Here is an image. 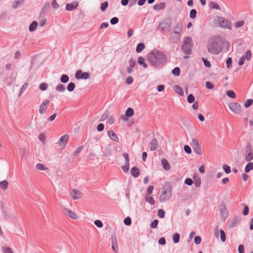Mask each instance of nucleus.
I'll list each match as a JSON object with an SVG mask.
<instances>
[{
  "label": "nucleus",
  "instance_id": "f257e3e1",
  "mask_svg": "<svg viewBox=\"0 0 253 253\" xmlns=\"http://www.w3.org/2000/svg\"><path fill=\"white\" fill-rule=\"evenodd\" d=\"M147 59L153 66L157 67L162 64L165 63L167 57L165 54L161 51L154 50L149 53Z\"/></svg>",
  "mask_w": 253,
  "mask_h": 253
},
{
  "label": "nucleus",
  "instance_id": "f03ea898",
  "mask_svg": "<svg viewBox=\"0 0 253 253\" xmlns=\"http://www.w3.org/2000/svg\"><path fill=\"white\" fill-rule=\"evenodd\" d=\"M208 51L217 55L222 50V41L220 37H213L209 39L207 44Z\"/></svg>",
  "mask_w": 253,
  "mask_h": 253
},
{
  "label": "nucleus",
  "instance_id": "7ed1b4c3",
  "mask_svg": "<svg viewBox=\"0 0 253 253\" xmlns=\"http://www.w3.org/2000/svg\"><path fill=\"white\" fill-rule=\"evenodd\" d=\"M193 46L192 39L190 37H186L184 38L183 43L181 48L184 53L187 55L191 54Z\"/></svg>",
  "mask_w": 253,
  "mask_h": 253
},
{
  "label": "nucleus",
  "instance_id": "20e7f679",
  "mask_svg": "<svg viewBox=\"0 0 253 253\" xmlns=\"http://www.w3.org/2000/svg\"><path fill=\"white\" fill-rule=\"evenodd\" d=\"M172 187L170 184L167 183L163 188L164 191L161 193L160 196L161 202H164L168 200L171 196Z\"/></svg>",
  "mask_w": 253,
  "mask_h": 253
},
{
  "label": "nucleus",
  "instance_id": "39448f33",
  "mask_svg": "<svg viewBox=\"0 0 253 253\" xmlns=\"http://www.w3.org/2000/svg\"><path fill=\"white\" fill-rule=\"evenodd\" d=\"M217 21L220 27L221 28L223 29H228L229 30L232 29V24L231 22L226 18L221 16H218Z\"/></svg>",
  "mask_w": 253,
  "mask_h": 253
},
{
  "label": "nucleus",
  "instance_id": "423d86ee",
  "mask_svg": "<svg viewBox=\"0 0 253 253\" xmlns=\"http://www.w3.org/2000/svg\"><path fill=\"white\" fill-rule=\"evenodd\" d=\"M220 215L224 220H225L228 216V211L227 209L225 204L222 202L218 206Z\"/></svg>",
  "mask_w": 253,
  "mask_h": 253
},
{
  "label": "nucleus",
  "instance_id": "0eeeda50",
  "mask_svg": "<svg viewBox=\"0 0 253 253\" xmlns=\"http://www.w3.org/2000/svg\"><path fill=\"white\" fill-rule=\"evenodd\" d=\"M171 24L172 21L171 19H169L165 21L160 22L159 27L163 32H167L170 28Z\"/></svg>",
  "mask_w": 253,
  "mask_h": 253
},
{
  "label": "nucleus",
  "instance_id": "6e6552de",
  "mask_svg": "<svg viewBox=\"0 0 253 253\" xmlns=\"http://www.w3.org/2000/svg\"><path fill=\"white\" fill-rule=\"evenodd\" d=\"M191 145L193 148L194 151L198 154H201V147L199 143L198 139L196 138H193L192 140V142L191 143Z\"/></svg>",
  "mask_w": 253,
  "mask_h": 253
},
{
  "label": "nucleus",
  "instance_id": "1a4fd4ad",
  "mask_svg": "<svg viewBox=\"0 0 253 253\" xmlns=\"http://www.w3.org/2000/svg\"><path fill=\"white\" fill-rule=\"evenodd\" d=\"M229 107L232 111L234 112L236 114H240L242 112V107L238 103H230L229 104Z\"/></svg>",
  "mask_w": 253,
  "mask_h": 253
},
{
  "label": "nucleus",
  "instance_id": "9d476101",
  "mask_svg": "<svg viewBox=\"0 0 253 253\" xmlns=\"http://www.w3.org/2000/svg\"><path fill=\"white\" fill-rule=\"evenodd\" d=\"M75 78L77 80H86L89 78V74L88 72H83L82 70H78L75 74Z\"/></svg>",
  "mask_w": 253,
  "mask_h": 253
},
{
  "label": "nucleus",
  "instance_id": "9b49d317",
  "mask_svg": "<svg viewBox=\"0 0 253 253\" xmlns=\"http://www.w3.org/2000/svg\"><path fill=\"white\" fill-rule=\"evenodd\" d=\"M63 213L73 219H77L79 218V216L74 212L67 208L64 209Z\"/></svg>",
  "mask_w": 253,
  "mask_h": 253
},
{
  "label": "nucleus",
  "instance_id": "f8f14e48",
  "mask_svg": "<svg viewBox=\"0 0 253 253\" xmlns=\"http://www.w3.org/2000/svg\"><path fill=\"white\" fill-rule=\"evenodd\" d=\"M181 37L180 34L177 33L176 32H172L170 33L169 36L170 41L173 43H175L177 42Z\"/></svg>",
  "mask_w": 253,
  "mask_h": 253
},
{
  "label": "nucleus",
  "instance_id": "ddd939ff",
  "mask_svg": "<svg viewBox=\"0 0 253 253\" xmlns=\"http://www.w3.org/2000/svg\"><path fill=\"white\" fill-rule=\"evenodd\" d=\"M69 140V136L67 134L63 135L61 136L59 141L58 143L59 144V145L62 147V148H64L68 141Z\"/></svg>",
  "mask_w": 253,
  "mask_h": 253
},
{
  "label": "nucleus",
  "instance_id": "4468645a",
  "mask_svg": "<svg viewBox=\"0 0 253 253\" xmlns=\"http://www.w3.org/2000/svg\"><path fill=\"white\" fill-rule=\"evenodd\" d=\"M49 104V101L46 100L43 101L40 106L39 112L41 114H43L45 113L47 108Z\"/></svg>",
  "mask_w": 253,
  "mask_h": 253
},
{
  "label": "nucleus",
  "instance_id": "2eb2a0df",
  "mask_svg": "<svg viewBox=\"0 0 253 253\" xmlns=\"http://www.w3.org/2000/svg\"><path fill=\"white\" fill-rule=\"evenodd\" d=\"M134 114V110L131 108H128L126 112V116L121 115V118L124 121H127V118L132 117Z\"/></svg>",
  "mask_w": 253,
  "mask_h": 253
},
{
  "label": "nucleus",
  "instance_id": "dca6fc26",
  "mask_svg": "<svg viewBox=\"0 0 253 253\" xmlns=\"http://www.w3.org/2000/svg\"><path fill=\"white\" fill-rule=\"evenodd\" d=\"M112 248L113 251L116 252L118 249V242L115 234H113L111 237Z\"/></svg>",
  "mask_w": 253,
  "mask_h": 253
},
{
  "label": "nucleus",
  "instance_id": "f3484780",
  "mask_svg": "<svg viewBox=\"0 0 253 253\" xmlns=\"http://www.w3.org/2000/svg\"><path fill=\"white\" fill-rule=\"evenodd\" d=\"M78 6V2L77 1L72 3H67L66 5V9L68 11H72L75 9Z\"/></svg>",
  "mask_w": 253,
  "mask_h": 253
},
{
  "label": "nucleus",
  "instance_id": "a211bd4d",
  "mask_svg": "<svg viewBox=\"0 0 253 253\" xmlns=\"http://www.w3.org/2000/svg\"><path fill=\"white\" fill-rule=\"evenodd\" d=\"M50 4L49 2H46L44 6L42 7L41 11L40 17L41 18L45 16V13L50 8Z\"/></svg>",
  "mask_w": 253,
  "mask_h": 253
},
{
  "label": "nucleus",
  "instance_id": "6ab92c4d",
  "mask_svg": "<svg viewBox=\"0 0 253 253\" xmlns=\"http://www.w3.org/2000/svg\"><path fill=\"white\" fill-rule=\"evenodd\" d=\"M183 24L181 21L178 22L174 27L173 32H176L178 34H180L181 32L183 29Z\"/></svg>",
  "mask_w": 253,
  "mask_h": 253
},
{
  "label": "nucleus",
  "instance_id": "aec40b11",
  "mask_svg": "<svg viewBox=\"0 0 253 253\" xmlns=\"http://www.w3.org/2000/svg\"><path fill=\"white\" fill-rule=\"evenodd\" d=\"M150 150L151 151H153L155 150H156L159 146L158 142L156 138H154L153 139L150 143Z\"/></svg>",
  "mask_w": 253,
  "mask_h": 253
},
{
  "label": "nucleus",
  "instance_id": "412c9836",
  "mask_svg": "<svg viewBox=\"0 0 253 253\" xmlns=\"http://www.w3.org/2000/svg\"><path fill=\"white\" fill-rule=\"evenodd\" d=\"M108 135L109 137L114 141L118 142L119 141V138L114 131L110 130L108 131Z\"/></svg>",
  "mask_w": 253,
  "mask_h": 253
},
{
  "label": "nucleus",
  "instance_id": "4be33fe9",
  "mask_svg": "<svg viewBox=\"0 0 253 253\" xmlns=\"http://www.w3.org/2000/svg\"><path fill=\"white\" fill-rule=\"evenodd\" d=\"M130 173L133 176L138 177L140 175V170L138 168L134 167L130 169Z\"/></svg>",
  "mask_w": 253,
  "mask_h": 253
},
{
  "label": "nucleus",
  "instance_id": "5701e85b",
  "mask_svg": "<svg viewBox=\"0 0 253 253\" xmlns=\"http://www.w3.org/2000/svg\"><path fill=\"white\" fill-rule=\"evenodd\" d=\"M241 218L239 216L234 217L229 224V227L232 228L235 227L240 221Z\"/></svg>",
  "mask_w": 253,
  "mask_h": 253
},
{
  "label": "nucleus",
  "instance_id": "b1692460",
  "mask_svg": "<svg viewBox=\"0 0 253 253\" xmlns=\"http://www.w3.org/2000/svg\"><path fill=\"white\" fill-rule=\"evenodd\" d=\"M71 195L74 200L80 199L81 198V193L75 189L72 190Z\"/></svg>",
  "mask_w": 253,
  "mask_h": 253
},
{
  "label": "nucleus",
  "instance_id": "393cba45",
  "mask_svg": "<svg viewBox=\"0 0 253 253\" xmlns=\"http://www.w3.org/2000/svg\"><path fill=\"white\" fill-rule=\"evenodd\" d=\"M163 169L166 170H169L170 169V166L166 159H163L161 161Z\"/></svg>",
  "mask_w": 253,
  "mask_h": 253
},
{
  "label": "nucleus",
  "instance_id": "a878e982",
  "mask_svg": "<svg viewBox=\"0 0 253 253\" xmlns=\"http://www.w3.org/2000/svg\"><path fill=\"white\" fill-rule=\"evenodd\" d=\"M166 3L165 2H161L159 4H155L153 6V9L155 10L159 11L165 8Z\"/></svg>",
  "mask_w": 253,
  "mask_h": 253
},
{
  "label": "nucleus",
  "instance_id": "bb28decb",
  "mask_svg": "<svg viewBox=\"0 0 253 253\" xmlns=\"http://www.w3.org/2000/svg\"><path fill=\"white\" fill-rule=\"evenodd\" d=\"M38 23L36 21H33L30 25L29 27V30L30 32L35 31L38 27Z\"/></svg>",
  "mask_w": 253,
  "mask_h": 253
},
{
  "label": "nucleus",
  "instance_id": "cd10ccee",
  "mask_svg": "<svg viewBox=\"0 0 253 253\" xmlns=\"http://www.w3.org/2000/svg\"><path fill=\"white\" fill-rule=\"evenodd\" d=\"M173 89L179 95L182 96L184 95V93L183 92L182 89L180 86L177 85H174L173 86Z\"/></svg>",
  "mask_w": 253,
  "mask_h": 253
},
{
  "label": "nucleus",
  "instance_id": "c85d7f7f",
  "mask_svg": "<svg viewBox=\"0 0 253 253\" xmlns=\"http://www.w3.org/2000/svg\"><path fill=\"white\" fill-rule=\"evenodd\" d=\"M138 63L140 65L143 66L145 68L147 67V65L145 62V59L144 57H143L142 56H140L138 57Z\"/></svg>",
  "mask_w": 253,
  "mask_h": 253
},
{
  "label": "nucleus",
  "instance_id": "c756f323",
  "mask_svg": "<svg viewBox=\"0 0 253 253\" xmlns=\"http://www.w3.org/2000/svg\"><path fill=\"white\" fill-rule=\"evenodd\" d=\"M144 43L143 42L139 43L136 48V52L137 53L141 52L145 48Z\"/></svg>",
  "mask_w": 253,
  "mask_h": 253
},
{
  "label": "nucleus",
  "instance_id": "7c9ffc66",
  "mask_svg": "<svg viewBox=\"0 0 253 253\" xmlns=\"http://www.w3.org/2000/svg\"><path fill=\"white\" fill-rule=\"evenodd\" d=\"M25 0H16L12 4V7L13 8H16L19 5L23 3Z\"/></svg>",
  "mask_w": 253,
  "mask_h": 253
},
{
  "label": "nucleus",
  "instance_id": "2f4dec72",
  "mask_svg": "<svg viewBox=\"0 0 253 253\" xmlns=\"http://www.w3.org/2000/svg\"><path fill=\"white\" fill-rule=\"evenodd\" d=\"M252 169H253V163L249 162L245 168V171L247 173Z\"/></svg>",
  "mask_w": 253,
  "mask_h": 253
},
{
  "label": "nucleus",
  "instance_id": "473e14b6",
  "mask_svg": "<svg viewBox=\"0 0 253 253\" xmlns=\"http://www.w3.org/2000/svg\"><path fill=\"white\" fill-rule=\"evenodd\" d=\"M145 199L146 201L149 203L151 205L155 204V200L154 198L150 196V195H146Z\"/></svg>",
  "mask_w": 253,
  "mask_h": 253
},
{
  "label": "nucleus",
  "instance_id": "72a5a7b5",
  "mask_svg": "<svg viewBox=\"0 0 253 253\" xmlns=\"http://www.w3.org/2000/svg\"><path fill=\"white\" fill-rule=\"evenodd\" d=\"M8 182L4 180L0 182V187L3 190H5L7 188Z\"/></svg>",
  "mask_w": 253,
  "mask_h": 253
},
{
  "label": "nucleus",
  "instance_id": "f704fd0d",
  "mask_svg": "<svg viewBox=\"0 0 253 253\" xmlns=\"http://www.w3.org/2000/svg\"><path fill=\"white\" fill-rule=\"evenodd\" d=\"M69 78L68 75L63 74L60 78V81L62 83H66L69 81Z\"/></svg>",
  "mask_w": 253,
  "mask_h": 253
},
{
  "label": "nucleus",
  "instance_id": "c9c22d12",
  "mask_svg": "<svg viewBox=\"0 0 253 253\" xmlns=\"http://www.w3.org/2000/svg\"><path fill=\"white\" fill-rule=\"evenodd\" d=\"M75 86V84L74 83L71 82L68 84L67 89L69 91L71 92L74 90Z\"/></svg>",
  "mask_w": 253,
  "mask_h": 253
},
{
  "label": "nucleus",
  "instance_id": "e433bc0d",
  "mask_svg": "<svg viewBox=\"0 0 253 253\" xmlns=\"http://www.w3.org/2000/svg\"><path fill=\"white\" fill-rule=\"evenodd\" d=\"M2 213L4 215V217L6 219L12 218L13 217L12 214L6 210H3Z\"/></svg>",
  "mask_w": 253,
  "mask_h": 253
},
{
  "label": "nucleus",
  "instance_id": "4c0bfd02",
  "mask_svg": "<svg viewBox=\"0 0 253 253\" xmlns=\"http://www.w3.org/2000/svg\"><path fill=\"white\" fill-rule=\"evenodd\" d=\"M242 205L244 207V210H243V212H242L243 215H248L249 212V208L248 206L245 204H242Z\"/></svg>",
  "mask_w": 253,
  "mask_h": 253
},
{
  "label": "nucleus",
  "instance_id": "58836bf2",
  "mask_svg": "<svg viewBox=\"0 0 253 253\" xmlns=\"http://www.w3.org/2000/svg\"><path fill=\"white\" fill-rule=\"evenodd\" d=\"M180 235L178 233H175L172 237L173 242L174 243H177L179 241Z\"/></svg>",
  "mask_w": 253,
  "mask_h": 253
},
{
  "label": "nucleus",
  "instance_id": "ea45409f",
  "mask_svg": "<svg viewBox=\"0 0 253 253\" xmlns=\"http://www.w3.org/2000/svg\"><path fill=\"white\" fill-rule=\"evenodd\" d=\"M172 73L175 76H179L180 74V69L179 67H175L172 70Z\"/></svg>",
  "mask_w": 253,
  "mask_h": 253
},
{
  "label": "nucleus",
  "instance_id": "a19ab883",
  "mask_svg": "<svg viewBox=\"0 0 253 253\" xmlns=\"http://www.w3.org/2000/svg\"><path fill=\"white\" fill-rule=\"evenodd\" d=\"M55 89L57 91L62 92L65 90V87L64 85L59 84L56 86Z\"/></svg>",
  "mask_w": 253,
  "mask_h": 253
},
{
  "label": "nucleus",
  "instance_id": "79ce46f5",
  "mask_svg": "<svg viewBox=\"0 0 253 253\" xmlns=\"http://www.w3.org/2000/svg\"><path fill=\"white\" fill-rule=\"evenodd\" d=\"M108 6V2L107 1H105L101 3L100 9L102 11H104L107 8Z\"/></svg>",
  "mask_w": 253,
  "mask_h": 253
},
{
  "label": "nucleus",
  "instance_id": "37998d69",
  "mask_svg": "<svg viewBox=\"0 0 253 253\" xmlns=\"http://www.w3.org/2000/svg\"><path fill=\"white\" fill-rule=\"evenodd\" d=\"M253 159V152L248 153L245 155V160L247 162H250Z\"/></svg>",
  "mask_w": 253,
  "mask_h": 253
},
{
  "label": "nucleus",
  "instance_id": "c03bdc74",
  "mask_svg": "<svg viewBox=\"0 0 253 253\" xmlns=\"http://www.w3.org/2000/svg\"><path fill=\"white\" fill-rule=\"evenodd\" d=\"M28 86V84L27 83H25L23 85L22 87L20 88V92H19V95H18L19 97L21 96V95L22 94L23 92L26 89V88H27Z\"/></svg>",
  "mask_w": 253,
  "mask_h": 253
},
{
  "label": "nucleus",
  "instance_id": "a18cd8bd",
  "mask_svg": "<svg viewBox=\"0 0 253 253\" xmlns=\"http://www.w3.org/2000/svg\"><path fill=\"white\" fill-rule=\"evenodd\" d=\"M210 6L212 8H213V9H218V10L220 9V6L218 5V4L216 2H214V1H211L210 3Z\"/></svg>",
  "mask_w": 253,
  "mask_h": 253
},
{
  "label": "nucleus",
  "instance_id": "49530a36",
  "mask_svg": "<svg viewBox=\"0 0 253 253\" xmlns=\"http://www.w3.org/2000/svg\"><path fill=\"white\" fill-rule=\"evenodd\" d=\"M226 94L228 96L232 98H235L236 97L235 93L233 90H228L226 92Z\"/></svg>",
  "mask_w": 253,
  "mask_h": 253
},
{
  "label": "nucleus",
  "instance_id": "de8ad7c7",
  "mask_svg": "<svg viewBox=\"0 0 253 253\" xmlns=\"http://www.w3.org/2000/svg\"><path fill=\"white\" fill-rule=\"evenodd\" d=\"M187 101L189 103H192L195 101V97L192 94H190L187 96Z\"/></svg>",
  "mask_w": 253,
  "mask_h": 253
},
{
  "label": "nucleus",
  "instance_id": "09e8293b",
  "mask_svg": "<svg viewBox=\"0 0 253 253\" xmlns=\"http://www.w3.org/2000/svg\"><path fill=\"white\" fill-rule=\"evenodd\" d=\"M197 11L195 9H192L190 11V17L191 19H194L196 17Z\"/></svg>",
  "mask_w": 253,
  "mask_h": 253
},
{
  "label": "nucleus",
  "instance_id": "8fccbe9b",
  "mask_svg": "<svg viewBox=\"0 0 253 253\" xmlns=\"http://www.w3.org/2000/svg\"><path fill=\"white\" fill-rule=\"evenodd\" d=\"M251 55L252 53L251 50H248L246 51L245 55L243 56V57H244L245 59H247L248 60H249L250 59Z\"/></svg>",
  "mask_w": 253,
  "mask_h": 253
},
{
  "label": "nucleus",
  "instance_id": "3c124183",
  "mask_svg": "<svg viewBox=\"0 0 253 253\" xmlns=\"http://www.w3.org/2000/svg\"><path fill=\"white\" fill-rule=\"evenodd\" d=\"M202 61L204 62V65L205 67L207 68H210L211 67V64L210 61L208 60L207 59L202 58Z\"/></svg>",
  "mask_w": 253,
  "mask_h": 253
},
{
  "label": "nucleus",
  "instance_id": "603ef678",
  "mask_svg": "<svg viewBox=\"0 0 253 253\" xmlns=\"http://www.w3.org/2000/svg\"><path fill=\"white\" fill-rule=\"evenodd\" d=\"M220 239L222 242H225L226 240V235L225 232L222 230H220Z\"/></svg>",
  "mask_w": 253,
  "mask_h": 253
},
{
  "label": "nucleus",
  "instance_id": "864d4df0",
  "mask_svg": "<svg viewBox=\"0 0 253 253\" xmlns=\"http://www.w3.org/2000/svg\"><path fill=\"white\" fill-rule=\"evenodd\" d=\"M48 85L46 83H42L39 85V88L42 91H44L47 89Z\"/></svg>",
  "mask_w": 253,
  "mask_h": 253
},
{
  "label": "nucleus",
  "instance_id": "5fc2aeb1",
  "mask_svg": "<svg viewBox=\"0 0 253 253\" xmlns=\"http://www.w3.org/2000/svg\"><path fill=\"white\" fill-rule=\"evenodd\" d=\"M158 215L159 217L163 218L165 217V211L163 209H160L158 211Z\"/></svg>",
  "mask_w": 253,
  "mask_h": 253
},
{
  "label": "nucleus",
  "instance_id": "6e6d98bb",
  "mask_svg": "<svg viewBox=\"0 0 253 253\" xmlns=\"http://www.w3.org/2000/svg\"><path fill=\"white\" fill-rule=\"evenodd\" d=\"M253 103V100L252 99H248L245 103L244 106L246 108H249L252 105Z\"/></svg>",
  "mask_w": 253,
  "mask_h": 253
},
{
  "label": "nucleus",
  "instance_id": "4d7b16f0",
  "mask_svg": "<svg viewBox=\"0 0 253 253\" xmlns=\"http://www.w3.org/2000/svg\"><path fill=\"white\" fill-rule=\"evenodd\" d=\"M109 116V113L107 111H105L104 113L101 116L100 121H104L107 119Z\"/></svg>",
  "mask_w": 253,
  "mask_h": 253
},
{
  "label": "nucleus",
  "instance_id": "13d9d810",
  "mask_svg": "<svg viewBox=\"0 0 253 253\" xmlns=\"http://www.w3.org/2000/svg\"><path fill=\"white\" fill-rule=\"evenodd\" d=\"M223 169L224 170L225 172L227 174L231 172L230 167L227 165H223Z\"/></svg>",
  "mask_w": 253,
  "mask_h": 253
},
{
  "label": "nucleus",
  "instance_id": "bf43d9fd",
  "mask_svg": "<svg viewBox=\"0 0 253 253\" xmlns=\"http://www.w3.org/2000/svg\"><path fill=\"white\" fill-rule=\"evenodd\" d=\"M253 153V150L252 148V146L251 144H248L246 147V150H245V155L248 153Z\"/></svg>",
  "mask_w": 253,
  "mask_h": 253
},
{
  "label": "nucleus",
  "instance_id": "052dcab7",
  "mask_svg": "<svg viewBox=\"0 0 253 253\" xmlns=\"http://www.w3.org/2000/svg\"><path fill=\"white\" fill-rule=\"evenodd\" d=\"M158 220L157 219L154 220L150 224L151 228H156L158 224Z\"/></svg>",
  "mask_w": 253,
  "mask_h": 253
},
{
  "label": "nucleus",
  "instance_id": "680f3d73",
  "mask_svg": "<svg viewBox=\"0 0 253 253\" xmlns=\"http://www.w3.org/2000/svg\"><path fill=\"white\" fill-rule=\"evenodd\" d=\"M94 224L99 228L103 227V224L102 222L100 220H96L94 222Z\"/></svg>",
  "mask_w": 253,
  "mask_h": 253
},
{
  "label": "nucleus",
  "instance_id": "e2e57ef3",
  "mask_svg": "<svg viewBox=\"0 0 253 253\" xmlns=\"http://www.w3.org/2000/svg\"><path fill=\"white\" fill-rule=\"evenodd\" d=\"M124 223L125 225H130L131 223V219L130 218V217H126L125 219H124Z\"/></svg>",
  "mask_w": 253,
  "mask_h": 253
},
{
  "label": "nucleus",
  "instance_id": "0e129e2a",
  "mask_svg": "<svg viewBox=\"0 0 253 253\" xmlns=\"http://www.w3.org/2000/svg\"><path fill=\"white\" fill-rule=\"evenodd\" d=\"M119 22V18L117 17H114L111 19L110 23L112 25H115L117 24Z\"/></svg>",
  "mask_w": 253,
  "mask_h": 253
},
{
  "label": "nucleus",
  "instance_id": "69168bd1",
  "mask_svg": "<svg viewBox=\"0 0 253 253\" xmlns=\"http://www.w3.org/2000/svg\"><path fill=\"white\" fill-rule=\"evenodd\" d=\"M36 168L41 170L47 169V168H45L44 165L42 164H38L36 165Z\"/></svg>",
  "mask_w": 253,
  "mask_h": 253
},
{
  "label": "nucleus",
  "instance_id": "338daca9",
  "mask_svg": "<svg viewBox=\"0 0 253 253\" xmlns=\"http://www.w3.org/2000/svg\"><path fill=\"white\" fill-rule=\"evenodd\" d=\"M232 63V59L231 57H228L226 61V67L228 68H230V66Z\"/></svg>",
  "mask_w": 253,
  "mask_h": 253
},
{
  "label": "nucleus",
  "instance_id": "774afa93",
  "mask_svg": "<svg viewBox=\"0 0 253 253\" xmlns=\"http://www.w3.org/2000/svg\"><path fill=\"white\" fill-rule=\"evenodd\" d=\"M2 251L3 253H13V251L9 247H3Z\"/></svg>",
  "mask_w": 253,
  "mask_h": 253
}]
</instances>
